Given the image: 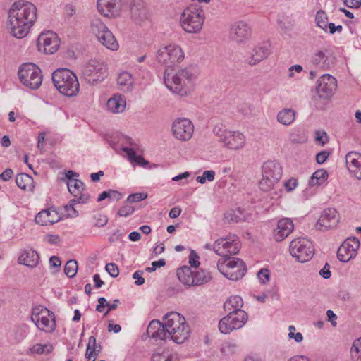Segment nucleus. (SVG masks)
<instances>
[{
    "label": "nucleus",
    "instance_id": "1",
    "mask_svg": "<svg viewBox=\"0 0 361 361\" xmlns=\"http://www.w3.org/2000/svg\"><path fill=\"white\" fill-rule=\"evenodd\" d=\"M37 19V8L25 1L14 2L8 13V29L11 35L22 39L25 37Z\"/></svg>",
    "mask_w": 361,
    "mask_h": 361
},
{
    "label": "nucleus",
    "instance_id": "2",
    "mask_svg": "<svg viewBox=\"0 0 361 361\" xmlns=\"http://www.w3.org/2000/svg\"><path fill=\"white\" fill-rule=\"evenodd\" d=\"M163 320L168 339L178 344L188 339L190 330L185 317L180 313L169 312L164 317Z\"/></svg>",
    "mask_w": 361,
    "mask_h": 361
},
{
    "label": "nucleus",
    "instance_id": "3",
    "mask_svg": "<svg viewBox=\"0 0 361 361\" xmlns=\"http://www.w3.org/2000/svg\"><path fill=\"white\" fill-rule=\"evenodd\" d=\"M195 78L192 66L180 69L173 75L165 71L164 75L166 86L173 92L180 95L187 94Z\"/></svg>",
    "mask_w": 361,
    "mask_h": 361
},
{
    "label": "nucleus",
    "instance_id": "4",
    "mask_svg": "<svg viewBox=\"0 0 361 361\" xmlns=\"http://www.w3.org/2000/svg\"><path fill=\"white\" fill-rule=\"evenodd\" d=\"M52 81L59 92L67 97L75 96L80 85L77 76L67 68H59L52 73Z\"/></svg>",
    "mask_w": 361,
    "mask_h": 361
},
{
    "label": "nucleus",
    "instance_id": "5",
    "mask_svg": "<svg viewBox=\"0 0 361 361\" xmlns=\"http://www.w3.org/2000/svg\"><path fill=\"white\" fill-rule=\"evenodd\" d=\"M204 13L199 5H191L183 10L180 18L183 29L188 33H197L202 27Z\"/></svg>",
    "mask_w": 361,
    "mask_h": 361
},
{
    "label": "nucleus",
    "instance_id": "6",
    "mask_svg": "<svg viewBox=\"0 0 361 361\" xmlns=\"http://www.w3.org/2000/svg\"><path fill=\"white\" fill-rule=\"evenodd\" d=\"M218 270L227 279L232 281L241 279L247 272L245 263L240 258H221L217 262Z\"/></svg>",
    "mask_w": 361,
    "mask_h": 361
},
{
    "label": "nucleus",
    "instance_id": "7",
    "mask_svg": "<svg viewBox=\"0 0 361 361\" xmlns=\"http://www.w3.org/2000/svg\"><path fill=\"white\" fill-rule=\"evenodd\" d=\"M283 169L276 161H267L262 166V178L259 182V187L262 191H269L282 177Z\"/></svg>",
    "mask_w": 361,
    "mask_h": 361
},
{
    "label": "nucleus",
    "instance_id": "8",
    "mask_svg": "<svg viewBox=\"0 0 361 361\" xmlns=\"http://www.w3.org/2000/svg\"><path fill=\"white\" fill-rule=\"evenodd\" d=\"M18 75L20 82L31 90L38 89L42 82L41 69L32 63H25L18 69Z\"/></svg>",
    "mask_w": 361,
    "mask_h": 361
},
{
    "label": "nucleus",
    "instance_id": "9",
    "mask_svg": "<svg viewBox=\"0 0 361 361\" xmlns=\"http://www.w3.org/2000/svg\"><path fill=\"white\" fill-rule=\"evenodd\" d=\"M31 319L37 328L45 332H53L56 329L54 313L42 306L32 308Z\"/></svg>",
    "mask_w": 361,
    "mask_h": 361
},
{
    "label": "nucleus",
    "instance_id": "10",
    "mask_svg": "<svg viewBox=\"0 0 361 361\" xmlns=\"http://www.w3.org/2000/svg\"><path fill=\"white\" fill-rule=\"evenodd\" d=\"M90 28L97 39L107 49L113 51L118 49V43L115 37L99 18H94L92 20Z\"/></svg>",
    "mask_w": 361,
    "mask_h": 361
},
{
    "label": "nucleus",
    "instance_id": "11",
    "mask_svg": "<svg viewBox=\"0 0 361 361\" xmlns=\"http://www.w3.org/2000/svg\"><path fill=\"white\" fill-rule=\"evenodd\" d=\"M290 255L301 263L310 260L314 254L312 243L305 238L293 240L289 246Z\"/></svg>",
    "mask_w": 361,
    "mask_h": 361
},
{
    "label": "nucleus",
    "instance_id": "12",
    "mask_svg": "<svg viewBox=\"0 0 361 361\" xmlns=\"http://www.w3.org/2000/svg\"><path fill=\"white\" fill-rule=\"evenodd\" d=\"M227 312L219 322V331L224 334L242 328L247 321L248 316L245 311Z\"/></svg>",
    "mask_w": 361,
    "mask_h": 361
},
{
    "label": "nucleus",
    "instance_id": "13",
    "mask_svg": "<svg viewBox=\"0 0 361 361\" xmlns=\"http://www.w3.org/2000/svg\"><path fill=\"white\" fill-rule=\"evenodd\" d=\"M240 248V243L237 235L230 234L225 238L216 240L213 249L215 253L223 258L231 257V255L238 253Z\"/></svg>",
    "mask_w": 361,
    "mask_h": 361
},
{
    "label": "nucleus",
    "instance_id": "14",
    "mask_svg": "<svg viewBox=\"0 0 361 361\" xmlns=\"http://www.w3.org/2000/svg\"><path fill=\"white\" fill-rule=\"evenodd\" d=\"M106 66L99 61L92 59L82 68V75L87 82L94 85L106 77Z\"/></svg>",
    "mask_w": 361,
    "mask_h": 361
},
{
    "label": "nucleus",
    "instance_id": "15",
    "mask_svg": "<svg viewBox=\"0 0 361 361\" xmlns=\"http://www.w3.org/2000/svg\"><path fill=\"white\" fill-rule=\"evenodd\" d=\"M184 59V53L179 46L171 44L160 49L157 54L159 63L168 66L180 63Z\"/></svg>",
    "mask_w": 361,
    "mask_h": 361
},
{
    "label": "nucleus",
    "instance_id": "16",
    "mask_svg": "<svg viewBox=\"0 0 361 361\" xmlns=\"http://www.w3.org/2000/svg\"><path fill=\"white\" fill-rule=\"evenodd\" d=\"M37 46L39 51L52 54L59 48V39L56 34L51 31L43 32L38 37Z\"/></svg>",
    "mask_w": 361,
    "mask_h": 361
},
{
    "label": "nucleus",
    "instance_id": "17",
    "mask_svg": "<svg viewBox=\"0 0 361 361\" xmlns=\"http://www.w3.org/2000/svg\"><path fill=\"white\" fill-rule=\"evenodd\" d=\"M337 89V80L329 74H324L317 80V94L320 98L329 99Z\"/></svg>",
    "mask_w": 361,
    "mask_h": 361
},
{
    "label": "nucleus",
    "instance_id": "18",
    "mask_svg": "<svg viewBox=\"0 0 361 361\" xmlns=\"http://www.w3.org/2000/svg\"><path fill=\"white\" fill-rule=\"evenodd\" d=\"M360 241L355 237L347 238L337 250V258L342 262H347L357 255Z\"/></svg>",
    "mask_w": 361,
    "mask_h": 361
},
{
    "label": "nucleus",
    "instance_id": "19",
    "mask_svg": "<svg viewBox=\"0 0 361 361\" xmlns=\"http://www.w3.org/2000/svg\"><path fill=\"white\" fill-rule=\"evenodd\" d=\"M194 126L192 122L185 118L176 119L172 125L173 136L181 141L189 140L193 134Z\"/></svg>",
    "mask_w": 361,
    "mask_h": 361
},
{
    "label": "nucleus",
    "instance_id": "20",
    "mask_svg": "<svg viewBox=\"0 0 361 361\" xmlns=\"http://www.w3.org/2000/svg\"><path fill=\"white\" fill-rule=\"evenodd\" d=\"M338 221V212L334 208H328L321 213L315 227L319 231H326L336 228Z\"/></svg>",
    "mask_w": 361,
    "mask_h": 361
},
{
    "label": "nucleus",
    "instance_id": "21",
    "mask_svg": "<svg viewBox=\"0 0 361 361\" xmlns=\"http://www.w3.org/2000/svg\"><path fill=\"white\" fill-rule=\"evenodd\" d=\"M252 35V29L248 24L243 21L235 23L231 27L230 37L237 44H244Z\"/></svg>",
    "mask_w": 361,
    "mask_h": 361
},
{
    "label": "nucleus",
    "instance_id": "22",
    "mask_svg": "<svg viewBox=\"0 0 361 361\" xmlns=\"http://www.w3.org/2000/svg\"><path fill=\"white\" fill-rule=\"evenodd\" d=\"M270 52V44L269 43H260L252 49L250 56L247 59L246 62L251 66H255L267 59Z\"/></svg>",
    "mask_w": 361,
    "mask_h": 361
},
{
    "label": "nucleus",
    "instance_id": "23",
    "mask_svg": "<svg viewBox=\"0 0 361 361\" xmlns=\"http://www.w3.org/2000/svg\"><path fill=\"white\" fill-rule=\"evenodd\" d=\"M221 142L224 147L233 150H238L244 147L245 144V137L239 131L228 130L226 133Z\"/></svg>",
    "mask_w": 361,
    "mask_h": 361
},
{
    "label": "nucleus",
    "instance_id": "24",
    "mask_svg": "<svg viewBox=\"0 0 361 361\" xmlns=\"http://www.w3.org/2000/svg\"><path fill=\"white\" fill-rule=\"evenodd\" d=\"M121 0H97L98 11L106 17L118 15L120 10Z\"/></svg>",
    "mask_w": 361,
    "mask_h": 361
},
{
    "label": "nucleus",
    "instance_id": "25",
    "mask_svg": "<svg viewBox=\"0 0 361 361\" xmlns=\"http://www.w3.org/2000/svg\"><path fill=\"white\" fill-rule=\"evenodd\" d=\"M294 229L292 220L284 218L278 221L277 228L274 231V238L276 241L281 242L288 237Z\"/></svg>",
    "mask_w": 361,
    "mask_h": 361
},
{
    "label": "nucleus",
    "instance_id": "26",
    "mask_svg": "<svg viewBox=\"0 0 361 361\" xmlns=\"http://www.w3.org/2000/svg\"><path fill=\"white\" fill-rule=\"evenodd\" d=\"M346 166L349 171L357 179H361V154L350 152L345 156Z\"/></svg>",
    "mask_w": 361,
    "mask_h": 361
},
{
    "label": "nucleus",
    "instance_id": "27",
    "mask_svg": "<svg viewBox=\"0 0 361 361\" xmlns=\"http://www.w3.org/2000/svg\"><path fill=\"white\" fill-rule=\"evenodd\" d=\"M59 220L60 217L57 212L52 208L41 211L35 216V222L42 226L53 224Z\"/></svg>",
    "mask_w": 361,
    "mask_h": 361
},
{
    "label": "nucleus",
    "instance_id": "28",
    "mask_svg": "<svg viewBox=\"0 0 361 361\" xmlns=\"http://www.w3.org/2000/svg\"><path fill=\"white\" fill-rule=\"evenodd\" d=\"M130 13L136 22L142 21L147 18L148 13L143 0H133L130 4Z\"/></svg>",
    "mask_w": 361,
    "mask_h": 361
},
{
    "label": "nucleus",
    "instance_id": "29",
    "mask_svg": "<svg viewBox=\"0 0 361 361\" xmlns=\"http://www.w3.org/2000/svg\"><path fill=\"white\" fill-rule=\"evenodd\" d=\"M147 334L148 336L156 339H168L164 323H161L158 320H153L149 323L147 329Z\"/></svg>",
    "mask_w": 361,
    "mask_h": 361
},
{
    "label": "nucleus",
    "instance_id": "30",
    "mask_svg": "<svg viewBox=\"0 0 361 361\" xmlns=\"http://www.w3.org/2000/svg\"><path fill=\"white\" fill-rule=\"evenodd\" d=\"M39 256L38 253L32 249L23 250L18 259L19 264H24L31 268L37 267L39 264Z\"/></svg>",
    "mask_w": 361,
    "mask_h": 361
},
{
    "label": "nucleus",
    "instance_id": "31",
    "mask_svg": "<svg viewBox=\"0 0 361 361\" xmlns=\"http://www.w3.org/2000/svg\"><path fill=\"white\" fill-rule=\"evenodd\" d=\"M126 104V102L123 95L115 94L108 99L106 106L113 113H121L124 111Z\"/></svg>",
    "mask_w": 361,
    "mask_h": 361
},
{
    "label": "nucleus",
    "instance_id": "32",
    "mask_svg": "<svg viewBox=\"0 0 361 361\" xmlns=\"http://www.w3.org/2000/svg\"><path fill=\"white\" fill-rule=\"evenodd\" d=\"M133 84L134 79L130 73L123 71L118 74L117 85L121 90L123 92H131L133 88Z\"/></svg>",
    "mask_w": 361,
    "mask_h": 361
},
{
    "label": "nucleus",
    "instance_id": "33",
    "mask_svg": "<svg viewBox=\"0 0 361 361\" xmlns=\"http://www.w3.org/2000/svg\"><path fill=\"white\" fill-rule=\"evenodd\" d=\"M312 62L314 65L324 69L329 68L331 66L329 56L327 50H318L312 57Z\"/></svg>",
    "mask_w": 361,
    "mask_h": 361
},
{
    "label": "nucleus",
    "instance_id": "34",
    "mask_svg": "<svg viewBox=\"0 0 361 361\" xmlns=\"http://www.w3.org/2000/svg\"><path fill=\"white\" fill-rule=\"evenodd\" d=\"M243 300L239 295H233L228 298L224 304L225 312L243 311Z\"/></svg>",
    "mask_w": 361,
    "mask_h": 361
},
{
    "label": "nucleus",
    "instance_id": "35",
    "mask_svg": "<svg viewBox=\"0 0 361 361\" xmlns=\"http://www.w3.org/2000/svg\"><path fill=\"white\" fill-rule=\"evenodd\" d=\"M16 183L20 188L26 191H32L35 188L33 178L25 173L16 176Z\"/></svg>",
    "mask_w": 361,
    "mask_h": 361
},
{
    "label": "nucleus",
    "instance_id": "36",
    "mask_svg": "<svg viewBox=\"0 0 361 361\" xmlns=\"http://www.w3.org/2000/svg\"><path fill=\"white\" fill-rule=\"evenodd\" d=\"M177 277L185 285L194 286L193 271L189 267H183L177 270Z\"/></svg>",
    "mask_w": 361,
    "mask_h": 361
},
{
    "label": "nucleus",
    "instance_id": "37",
    "mask_svg": "<svg viewBox=\"0 0 361 361\" xmlns=\"http://www.w3.org/2000/svg\"><path fill=\"white\" fill-rule=\"evenodd\" d=\"M295 112L292 109H284L277 114V121L285 126L291 124L295 120Z\"/></svg>",
    "mask_w": 361,
    "mask_h": 361
},
{
    "label": "nucleus",
    "instance_id": "38",
    "mask_svg": "<svg viewBox=\"0 0 361 361\" xmlns=\"http://www.w3.org/2000/svg\"><path fill=\"white\" fill-rule=\"evenodd\" d=\"M194 286H200L208 283L212 279L210 272L200 269L193 271Z\"/></svg>",
    "mask_w": 361,
    "mask_h": 361
},
{
    "label": "nucleus",
    "instance_id": "39",
    "mask_svg": "<svg viewBox=\"0 0 361 361\" xmlns=\"http://www.w3.org/2000/svg\"><path fill=\"white\" fill-rule=\"evenodd\" d=\"M67 186L70 193L76 197L84 190L85 184L81 180L75 179L67 180Z\"/></svg>",
    "mask_w": 361,
    "mask_h": 361
},
{
    "label": "nucleus",
    "instance_id": "40",
    "mask_svg": "<svg viewBox=\"0 0 361 361\" xmlns=\"http://www.w3.org/2000/svg\"><path fill=\"white\" fill-rule=\"evenodd\" d=\"M350 356L353 361H361V338L353 342Z\"/></svg>",
    "mask_w": 361,
    "mask_h": 361
},
{
    "label": "nucleus",
    "instance_id": "41",
    "mask_svg": "<svg viewBox=\"0 0 361 361\" xmlns=\"http://www.w3.org/2000/svg\"><path fill=\"white\" fill-rule=\"evenodd\" d=\"M78 271V262L75 259L68 260L64 267V273L69 278L74 277Z\"/></svg>",
    "mask_w": 361,
    "mask_h": 361
},
{
    "label": "nucleus",
    "instance_id": "42",
    "mask_svg": "<svg viewBox=\"0 0 361 361\" xmlns=\"http://www.w3.org/2000/svg\"><path fill=\"white\" fill-rule=\"evenodd\" d=\"M315 21L317 25L323 30H326L328 25V17L326 13L323 10H319L317 12L315 16Z\"/></svg>",
    "mask_w": 361,
    "mask_h": 361
},
{
    "label": "nucleus",
    "instance_id": "43",
    "mask_svg": "<svg viewBox=\"0 0 361 361\" xmlns=\"http://www.w3.org/2000/svg\"><path fill=\"white\" fill-rule=\"evenodd\" d=\"M97 340L94 336L89 338L88 343L85 352V357L90 360L93 357V352L95 351V348L97 347Z\"/></svg>",
    "mask_w": 361,
    "mask_h": 361
},
{
    "label": "nucleus",
    "instance_id": "44",
    "mask_svg": "<svg viewBox=\"0 0 361 361\" xmlns=\"http://www.w3.org/2000/svg\"><path fill=\"white\" fill-rule=\"evenodd\" d=\"M238 212L240 213V210H238ZM224 219L227 223H238L245 221V216H242V214L238 215L235 212L233 211L225 214Z\"/></svg>",
    "mask_w": 361,
    "mask_h": 361
},
{
    "label": "nucleus",
    "instance_id": "45",
    "mask_svg": "<svg viewBox=\"0 0 361 361\" xmlns=\"http://www.w3.org/2000/svg\"><path fill=\"white\" fill-rule=\"evenodd\" d=\"M52 347L48 345H42V344H35L32 348H30V350L32 354H42L45 351L47 353H49L51 351Z\"/></svg>",
    "mask_w": 361,
    "mask_h": 361
},
{
    "label": "nucleus",
    "instance_id": "46",
    "mask_svg": "<svg viewBox=\"0 0 361 361\" xmlns=\"http://www.w3.org/2000/svg\"><path fill=\"white\" fill-rule=\"evenodd\" d=\"M237 348V345L234 343H224L221 345V352L224 355L228 356L235 353Z\"/></svg>",
    "mask_w": 361,
    "mask_h": 361
},
{
    "label": "nucleus",
    "instance_id": "47",
    "mask_svg": "<svg viewBox=\"0 0 361 361\" xmlns=\"http://www.w3.org/2000/svg\"><path fill=\"white\" fill-rule=\"evenodd\" d=\"M147 197V192H136L133 193L128 195L126 200V202L128 203H135V202H139L142 200H145Z\"/></svg>",
    "mask_w": 361,
    "mask_h": 361
},
{
    "label": "nucleus",
    "instance_id": "48",
    "mask_svg": "<svg viewBox=\"0 0 361 361\" xmlns=\"http://www.w3.org/2000/svg\"><path fill=\"white\" fill-rule=\"evenodd\" d=\"M135 211V208L131 206V205H129L126 203H125L124 205H123L120 209L118 211V216H124V217H126L130 214H132Z\"/></svg>",
    "mask_w": 361,
    "mask_h": 361
},
{
    "label": "nucleus",
    "instance_id": "49",
    "mask_svg": "<svg viewBox=\"0 0 361 361\" xmlns=\"http://www.w3.org/2000/svg\"><path fill=\"white\" fill-rule=\"evenodd\" d=\"M257 278L262 284H266L270 280V274L268 269L262 268L257 273Z\"/></svg>",
    "mask_w": 361,
    "mask_h": 361
},
{
    "label": "nucleus",
    "instance_id": "50",
    "mask_svg": "<svg viewBox=\"0 0 361 361\" xmlns=\"http://www.w3.org/2000/svg\"><path fill=\"white\" fill-rule=\"evenodd\" d=\"M76 202H73L72 200L69 201L68 204L64 207L65 212H67L68 217H77L78 216V212L74 208V205Z\"/></svg>",
    "mask_w": 361,
    "mask_h": 361
},
{
    "label": "nucleus",
    "instance_id": "51",
    "mask_svg": "<svg viewBox=\"0 0 361 361\" xmlns=\"http://www.w3.org/2000/svg\"><path fill=\"white\" fill-rule=\"evenodd\" d=\"M228 132V130L224 128L221 124L216 125L213 129V133L215 134V135L219 137V142H221V141L223 140V137H224L226 133Z\"/></svg>",
    "mask_w": 361,
    "mask_h": 361
},
{
    "label": "nucleus",
    "instance_id": "52",
    "mask_svg": "<svg viewBox=\"0 0 361 361\" xmlns=\"http://www.w3.org/2000/svg\"><path fill=\"white\" fill-rule=\"evenodd\" d=\"M328 178V173L324 169H319L312 174V183L314 178L319 179L322 183H324Z\"/></svg>",
    "mask_w": 361,
    "mask_h": 361
},
{
    "label": "nucleus",
    "instance_id": "53",
    "mask_svg": "<svg viewBox=\"0 0 361 361\" xmlns=\"http://www.w3.org/2000/svg\"><path fill=\"white\" fill-rule=\"evenodd\" d=\"M106 270L112 277H117L119 274V269L115 263H108L106 265Z\"/></svg>",
    "mask_w": 361,
    "mask_h": 361
},
{
    "label": "nucleus",
    "instance_id": "54",
    "mask_svg": "<svg viewBox=\"0 0 361 361\" xmlns=\"http://www.w3.org/2000/svg\"><path fill=\"white\" fill-rule=\"evenodd\" d=\"M283 185L287 192H292L297 187L298 180L294 178H291L288 180L285 181Z\"/></svg>",
    "mask_w": 361,
    "mask_h": 361
},
{
    "label": "nucleus",
    "instance_id": "55",
    "mask_svg": "<svg viewBox=\"0 0 361 361\" xmlns=\"http://www.w3.org/2000/svg\"><path fill=\"white\" fill-rule=\"evenodd\" d=\"M106 193L107 199H109V200L118 201L123 197V195L120 192L114 190H106Z\"/></svg>",
    "mask_w": 361,
    "mask_h": 361
},
{
    "label": "nucleus",
    "instance_id": "56",
    "mask_svg": "<svg viewBox=\"0 0 361 361\" xmlns=\"http://www.w3.org/2000/svg\"><path fill=\"white\" fill-rule=\"evenodd\" d=\"M144 274V271L142 270H137L133 274V278L135 279V283L137 286H141L144 284L145 283V279L142 277V275Z\"/></svg>",
    "mask_w": 361,
    "mask_h": 361
},
{
    "label": "nucleus",
    "instance_id": "57",
    "mask_svg": "<svg viewBox=\"0 0 361 361\" xmlns=\"http://www.w3.org/2000/svg\"><path fill=\"white\" fill-rule=\"evenodd\" d=\"M89 199H90L89 194L80 192L76 197H75L74 199H72V202L84 204V203H86Z\"/></svg>",
    "mask_w": 361,
    "mask_h": 361
},
{
    "label": "nucleus",
    "instance_id": "58",
    "mask_svg": "<svg viewBox=\"0 0 361 361\" xmlns=\"http://www.w3.org/2000/svg\"><path fill=\"white\" fill-rule=\"evenodd\" d=\"M198 259L199 256L197 254L194 250H192L189 256V262L191 266L197 268L200 264Z\"/></svg>",
    "mask_w": 361,
    "mask_h": 361
},
{
    "label": "nucleus",
    "instance_id": "59",
    "mask_svg": "<svg viewBox=\"0 0 361 361\" xmlns=\"http://www.w3.org/2000/svg\"><path fill=\"white\" fill-rule=\"evenodd\" d=\"M329 153L327 151H322L316 155V161L319 164H324L327 159Z\"/></svg>",
    "mask_w": 361,
    "mask_h": 361
},
{
    "label": "nucleus",
    "instance_id": "60",
    "mask_svg": "<svg viewBox=\"0 0 361 361\" xmlns=\"http://www.w3.org/2000/svg\"><path fill=\"white\" fill-rule=\"evenodd\" d=\"M319 274L324 279H329L331 276L329 264L326 263L324 267L319 271Z\"/></svg>",
    "mask_w": 361,
    "mask_h": 361
},
{
    "label": "nucleus",
    "instance_id": "61",
    "mask_svg": "<svg viewBox=\"0 0 361 361\" xmlns=\"http://www.w3.org/2000/svg\"><path fill=\"white\" fill-rule=\"evenodd\" d=\"M344 4L350 8H358L361 6V0H343Z\"/></svg>",
    "mask_w": 361,
    "mask_h": 361
},
{
    "label": "nucleus",
    "instance_id": "62",
    "mask_svg": "<svg viewBox=\"0 0 361 361\" xmlns=\"http://www.w3.org/2000/svg\"><path fill=\"white\" fill-rule=\"evenodd\" d=\"M106 305H109V302L105 298L101 297L98 299V305L96 306V310L99 312H102Z\"/></svg>",
    "mask_w": 361,
    "mask_h": 361
},
{
    "label": "nucleus",
    "instance_id": "63",
    "mask_svg": "<svg viewBox=\"0 0 361 361\" xmlns=\"http://www.w3.org/2000/svg\"><path fill=\"white\" fill-rule=\"evenodd\" d=\"M151 361H173V357L171 355H154L152 357Z\"/></svg>",
    "mask_w": 361,
    "mask_h": 361
},
{
    "label": "nucleus",
    "instance_id": "64",
    "mask_svg": "<svg viewBox=\"0 0 361 361\" xmlns=\"http://www.w3.org/2000/svg\"><path fill=\"white\" fill-rule=\"evenodd\" d=\"M108 222V218L105 215L99 214L96 219V222L94 223V226L97 227H103Z\"/></svg>",
    "mask_w": 361,
    "mask_h": 361
}]
</instances>
